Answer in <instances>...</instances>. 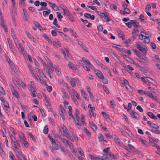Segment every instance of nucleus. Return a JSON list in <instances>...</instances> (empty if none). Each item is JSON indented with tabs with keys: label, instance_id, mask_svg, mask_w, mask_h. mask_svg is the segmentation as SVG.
<instances>
[{
	"label": "nucleus",
	"instance_id": "f257e3e1",
	"mask_svg": "<svg viewBox=\"0 0 160 160\" xmlns=\"http://www.w3.org/2000/svg\"><path fill=\"white\" fill-rule=\"evenodd\" d=\"M62 129L63 132L65 134V137L68 139L70 140L72 142H74L73 139L72 137L69 133L68 130L66 127L64 125H63L61 127Z\"/></svg>",
	"mask_w": 160,
	"mask_h": 160
},
{
	"label": "nucleus",
	"instance_id": "f03ea898",
	"mask_svg": "<svg viewBox=\"0 0 160 160\" xmlns=\"http://www.w3.org/2000/svg\"><path fill=\"white\" fill-rule=\"evenodd\" d=\"M137 48L144 54H146L148 51L147 48L140 42H136Z\"/></svg>",
	"mask_w": 160,
	"mask_h": 160
},
{
	"label": "nucleus",
	"instance_id": "7ed1b4c3",
	"mask_svg": "<svg viewBox=\"0 0 160 160\" xmlns=\"http://www.w3.org/2000/svg\"><path fill=\"white\" fill-rule=\"evenodd\" d=\"M76 83L79 85H81V82L78 78L77 77L71 78H70V84L73 88H75L76 87Z\"/></svg>",
	"mask_w": 160,
	"mask_h": 160
},
{
	"label": "nucleus",
	"instance_id": "20e7f679",
	"mask_svg": "<svg viewBox=\"0 0 160 160\" xmlns=\"http://www.w3.org/2000/svg\"><path fill=\"white\" fill-rule=\"evenodd\" d=\"M15 44L19 52L23 54V56L26 55L27 54V52L23 47L22 46L19 42H16V43L15 42Z\"/></svg>",
	"mask_w": 160,
	"mask_h": 160
},
{
	"label": "nucleus",
	"instance_id": "39448f33",
	"mask_svg": "<svg viewBox=\"0 0 160 160\" xmlns=\"http://www.w3.org/2000/svg\"><path fill=\"white\" fill-rule=\"evenodd\" d=\"M53 67H48V70L47 71V75L49 76L51 79L53 77Z\"/></svg>",
	"mask_w": 160,
	"mask_h": 160
},
{
	"label": "nucleus",
	"instance_id": "423d86ee",
	"mask_svg": "<svg viewBox=\"0 0 160 160\" xmlns=\"http://www.w3.org/2000/svg\"><path fill=\"white\" fill-rule=\"evenodd\" d=\"M11 90L13 97H15L17 98H20L18 92L13 86L11 88Z\"/></svg>",
	"mask_w": 160,
	"mask_h": 160
},
{
	"label": "nucleus",
	"instance_id": "0eeeda50",
	"mask_svg": "<svg viewBox=\"0 0 160 160\" xmlns=\"http://www.w3.org/2000/svg\"><path fill=\"white\" fill-rule=\"evenodd\" d=\"M130 115L133 118L137 120L139 119V115L134 110H132L130 113Z\"/></svg>",
	"mask_w": 160,
	"mask_h": 160
},
{
	"label": "nucleus",
	"instance_id": "6e6552de",
	"mask_svg": "<svg viewBox=\"0 0 160 160\" xmlns=\"http://www.w3.org/2000/svg\"><path fill=\"white\" fill-rule=\"evenodd\" d=\"M28 86L29 88V91L32 92L31 95L34 98L36 96L35 89V86H32V85H30V84H29Z\"/></svg>",
	"mask_w": 160,
	"mask_h": 160
},
{
	"label": "nucleus",
	"instance_id": "1a4fd4ad",
	"mask_svg": "<svg viewBox=\"0 0 160 160\" xmlns=\"http://www.w3.org/2000/svg\"><path fill=\"white\" fill-rule=\"evenodd\" d=\"M63 11V12H62V14L65 15H69L70 13L67 7L63 5L62 7H61Z\"/></svg>",
	"mask_w": 160,
	"mask_h": 160
},
{
	"label": "nucleus",
	"instance_id": "9d476101",
	"mask_svg": "<svg viewBox=\"0 0 160 160\" xmlns=\"http://www.w3.org/2000/svg\"><path fill=\"white\" fill-rule=\"evenodd\" d=\"M95 72L97 76L98 77V78L101 79H103L104 75L99 70H96Z\"/></svg>",
	"mask_w": 160,
	"mask_h": 160
},
{
	"label": "nucleus",
	"instance_id": "9b49d317",
	"mask_svg": "<svg viewBox=\"0 0 160 160\" xmlns=\"http://www.w3.org/2000/svg\"><path fill=\"white\" fill-rule=\"evenodd\" d=\"M66 54L64 56V58L66 60L68 59L72 60V57L71 54L69 53V51L66 49Z\"/></svg>",
	"mask_w": 160,
	"mask_h": 160
},
{
	"label": "nucleus",
	"instance_id": "f8f14e48",
	"mask_svg": "<svg viewBox=\"0 0 160 160\" xmlns=\"http://www.w3.org/2000/svg\"><path fill=\"white\" fill-rule=\"evenodd\" d=\"M103 21L106 22H108L111 20V18L109 15L105 13L103 17Z\"/></svg>",
	"mask_w": 160,
	"mask_h": 160
},
{
	"label": "nucleus",
	"instance_id": "ddd939ff",
	"mask_svg": "<svg viewBox=\"0 0 160 160\" xmlns=\"http://www.w3.org/2000/svg\"><path fill=\"white\" fill-rule=\"evenodd\" d=\"M48 3L50 6L55 11H57L58 10V7L54 3H52L51 2H48Z\"/></svg>",
	"mask_w": 160,
	"mask_h": 160
},
{
	"label": "nucleus",
	"instance_id": "4468645a",
	"mask_svg": "<svg viewBox=\"0 0 160 160\" xmlns=\"http://www.w3.org/2000/svg\"><path fill=\"white\" fill-rule=\"evenodd\" d=\"M76 117V120L75 119V120H74L77 126V127L80 129V127L81 126V124L79 123V121L80 120V118L79 116H77Z\"/></svg>",
	"mask_w": 160,
	"mask_h": 160
},
{
	"label": "nucleus",
	"instance_id": "2eb2a0df",
	"mask_svg": "<svg viewBox=\"0 0 160 160\" xmlns=\"http://www.w3.org/2000/svg\"><path fill=\"white\" fill-rule=\"evenodd\" d=\"M114 140L116 143L118 145L121 147H122L123 146V143L118 138L116 137L114 139Z\"/></svg>",
	"mask_w": 160,
	"mask_h": 160
},
{
	"label": "nucleus",
	"instance_id": "dca6fc26",
	"mask_svg": "<svg viewBox=\"0 0 160 160\" xmlns=\"http://www.w3.org/2000/svg\"><path fill=\"white\" fill-rule=\"evenodd\" d=\"M84 16L87 18L90 19L92 20H93L95 18V17L94 15H91L90 14L88 13H85L84 14Z\"/></svg>",
	"mask_w": 160,
	"mask_h": 160
},
{
	"label": "nucleus",
	"instance_id": "f3484780",
	"mask_svg": "<svg viewBox=\"0 0 160 160\" xmlns=\"http://www.w3.org/2000/svg\"><path fill=\"white\" fill-rule=\"evenodd\" d=\"M53 44L54 46L57 48L61 47V43H60L56 39L53 41Z\"/></svg>",
	"mask_w": 160,
	"mask_h": 160
},
{
	"label": "nucleus",
	"instance_id": "a211bd4d",
	"mask_svg": "<svg viewBox=\"0 0 160 160\" xmlns=\"http://www.w3.org/2000/svg\"><path fill=\"white\" fill-rule=\"evenodd\" d=\"M21 80L19 78L13 79V83L17 86V87H19V84Z\"/></svg>",
	"mask_w": 160,
	"mask_h": 160
},
{
	"label": "nucleus",
	"instance_id": "6ab92c4d",
	"mask_svg": "<svg viewBox=\"0 0 160 160\" xmlns=\"http://www.w3.org/2000/svg\"><path fill=\"white\" fill-rule=\"evenodd\" d=\"M89 125L92 128V129L95 131L97 129V126L93 122H89Z\"/></svg>",
	"mask_w": 160,
	"mask_h": 160
},
{
	"label": "nucleus",
	"instance_id": "aec40b11",
	"mask_svg": "<svg viewBox=\"0 0 160 160\" xmlns=\"http://www.w3.org/2000/svg\"><path fill=\"white\" fill-rule=\"evenodd\" d=\"M68 92L70 95L71 97L72 96H74V94L77 92L74 89H70L69 88L68 89Z\"/></svg>",
	"mask_w": 160,
	"mask_h": 160
},
{
	"label": "nucleus",
	"instance_id": "412c9836",
	"mask_svg": "<svg viewBox=\"0 0 160 160\" xmlns=\"http://www.w3.org/2000/svg\"><path fill=\"white\" fill-rule=\"evenodd\" d=\"M89 113L88 115L90 118H92V117H94L95 118H96V113L94 111H89Z\"/></svg>",
	"mask_w": 160,
	"mask_h": 160
},
{
	"label": "nucleus",
	"instance_id": "4be33fe9",
	"mask_svg": "<svg viewBox=\"0 0 160 160\" xmlns=\"http://www.w3.org/2000/svg\"><path fill=\"white\" fill-rule=\"evenodd\" d=\"M117 32L119 37L122 38V39H124L125 37L123 32L119 29L117 30Z\"/></svg>",
	"mask_w": 160,
	"mask_h": 160
},
{
	"label": "nucleus",
	"instance_id": "5701e85b",
	"mask_svg": "<svg viewBox=\"0 0 160 160\" xmlns=\"http://www.w3.org/2000/svg\"><path fill=\"white\" fill-rule=\"evenodd\" d=\"M23 11L25 17V18L24 19L26 21H28L29 16L27 12L26 11L25 9H23Z\"/></svg>",
	"mask_w": 160,
	"mask_h": 160
},
{
	"label": "nucleus",
	"instance_id": "b1692460",
	"mask_svg": "<svg viewBox=\"0 0 160 160\" xmlns=\"http://www.w3.org/2000/svg\"><path fill=\"white\" fill-rule=\"evenodd\" d=\"M80 92H81L82 96L85 98L86 100H88V98L87 97V94L85 91L82 89H81L80 90Z\"/></svg>",
	"mask_w": 160,
	"mask_h": 160
},
{
	"label": "nucleus",
	"instance_id": "393cba45",
	"mask_svg": "<svg viewBox=\"0 0 160 160\" xmlns=\"http://www.w3.org/2000/svg\"><path fill=\"white\" fill-rule=\"evenodd\" d=\"M2 107L3 108H9L10 107L8 103L6 101L1 103Z\"/></svg>",
	"mask_w": 160,
	"mask_h": 160
},
{
	"label": "nucleus",
	"instance_id": "a878e982",
	"mask_svg": "<svg viewBox=\"0 0 160 160\" xmlns=\"http://www.w3.org/2000/svg\"><path fill=\"white\" fill-rule=\"evenodd\" d=\"M148 115L151 118L156 120L157 118L151 112H149L148 113Z\"/></svg>",
	"mask_w": 160,
	"mask_h": 160
},
{
	"label": "nucleus",
	"instance_id": "bb28decb",
	"mask_svg": "<svg viewBox=\"0 0 160 160\" xmlns=\"http://www.w3.org/2000/svg\"><path fill=\"white\" fill-rule=\"evenodd\" d=\"M68 66L70 68L72 69L76 70L77 69L76 65L71 62H69Z\"/></svg>",
	"mask_w": 160,
	"mask_h": 160
},
{
	"label": "nucleus",
	"instance_id": "cd10ccee",
	"mask_svg": "<svg viewBox=\"0 0 160 160\" xmlns=\"http://www.w3.org/2000/svg\"><path fill=\"white\" fill-rule=\"evenodd\" d=\"M55 71L57 74L58 75H61V72L59 69V66H55L54 67Z\"/></svg>",
	"mask_w": 160,
	"mask_h": 160
},
{
	"label": "nucleus",
	"instance_id": "c85d7f7f",
	"mask_svg": "<svg viewBox=\"0 0 160 160\" xmlns=\"http://www.w3.org/2000/svg\"><path fill=\"white\" fill-rule=\"evenodd\" d=\"M8 154L9 157L12 160H15V157L12 152L9 151L8 152Z\"/></svg>",
	"mask_w": 160,
	"mask_h": 160
},
{
	"label": "nucleus",
	"instance_id": "c756f323",
	"mask_svg": "<svg viewBox=\"0 0 160 160\" xmlns=\"http://www.w3.org/2000/svg\"><path fill=\"white\" fill-rule=\"evenodd\" d=\"M82 60H80V61H81V62H86L90 66L91 65V64L89 60H87V59H86L85 58L83 57L82 58Z\"/></svg>",
	"mask_w": 160,
	"mask_h": 160
},
{
	"label": "nucleus",
	"instance_id": "7c9ffc66",
	"mask_svg": "<svg viewBox=\"0 0 160 160\" xmlns=\"http://www.w3.org/2000/svg\"><path fill=\"white\" fill-rule=\"evenodd\" d=\"M8 45L11 49V52L13 53H15L14 50L16 51V50H14V47L12 42H9Z\"/></svg>",
	"mask_w": 160,
	"mask_h": 160
},
{
	"label": "nucleus",
	"instance_id": "2f4dec72",
	"mask_svg": "<svg viewBox=\"0 0 160 160\" xmlns=\"http://www.w3.org/2000/svg\"><path fill=\"white\" fill-rule=\"evenodd\" d=\"M134 68L130 66V65H128L127 68V71L130 73H132V71L134 70Z\"/></svg>",
	"mask_w": 160,
	"mask_h": 160
},
{
	"label": "nucleus",
	"instance_id": "473e14b6",
	"mask_svg": "<svg viewBox=\"0 0 160 160\" xmlns=\"http://www.w3.org/2000/svg\"><path fill=\"white\" fill-rule=\"evenodd\" d=\"M19 137L20 139L22 140V141L26 140V138L25 137L23 133H21V134L19 135Z\"/></svg>",
	"mask_w": 160,
	"mask_h": 160
},
{
	"label": "nucleus",
	"instance_id": "72a5a7b5",
	"mask_svg": "<svg viewBox=\"0 0 160 160\" xmlns=\"http://www.w3.org/2000/svg\"><path fill=\"white\" fill-rule=\"evenodd\" d=\"M104 137L102 134H99L98 136V139L99 142L104 140Z\"/></svg>",
	"mask_w": 160,
	"mask_h": 160
},
{
	"label": "nucleus",
	"instance_id": "f704fd0d",
	"mask_svg": "<svg viewBox=\"0 0 160 160\" xmlns=\"http://www.w3.org/2000/svg\"><path fill=\"white\" fill-rule=\"evenodd\" d=\"M48 137L49 139L50 140L52 144H56V142L55 140L52 138L49 134L48 135Z\"/></svg>",
	"mask_w": 160,
	"mask_h": 160
},
{
	"label": "nucleus",
	"instance_id": "c9c22d12",
	"mask_svg": "<svg viewBox=\"0 0 160 160\" xmlns=\"http://www.w3.org/2000/svg\"><path fill=\"white\" fill-rule=\"evenodd\" d=\"M125 87L131 93L133 92V90L132 88L129 84L126 85V86H125Z\"/></svg>",
	"mask_w": 160,
	"mask_h": 160
},
{
	"label": "nucleus",
	"instance_id": "e433bc0d",
	"mask_svg": "<svg viewBox=\"0 0 160 160\" xmlns=\"http://www.w3.org/2000/svg\"><path fill=\"white\" fill-rule=\"evenodd\" d=\"M48 132V125H46L44 127V129L43 130V132L44 134H46Z\"/></svg>",
	"mask_w": 160,
	"mask_h": 160
},
{
	"label": "nucleus",
	"instance_id": "4c0bfd02",
	"mask_svg": "<svg viewBox=\"0 0 160 160\" xmlns=\"http://www.w3.org/2000/svg\"><path fill=\"white\" fill-rule=\"evenodd\" d=\"M51 12V10L50 9L48 10L47 11H43V16L46 17Z\"/></svg>",
	"mask_w": 160,
	"mask_h": 160
},
{
	"label": "nucleus",
	"instance_id": "58836bf2",
	"mask_svg": "<svg viewBox=\"0 0 160 160\" xmlns=\"http://www.w3.org/2000/svg\"><path fill=\"white\" fill-rule=\"evenodd\" d=\"M13 150L14 151H17L20 155L22 154V152L16 146H15L13 148Z\"/></svg>",
	"mask_w": 160,
	"mask_h": 160
},
{
	"label": "nucleus",
	"instance_id": "ea45409f",
	"mask_svg": "<svg viewBox=\"0 0 160 160\" xmlns=\"http://www.w3.org/2000/svg\"><path fill=\"white\" fill-rule=\"evenodd\" d=\"M110 157L114 159H117V158L116 157L112 152H110L108 153V155Z\"/></svg>",
	"mask_w": 160,
	"mask_h": 160
},
{
	"label": "nucleus",
	"instance_id": "a19ab883",
	"mask_svg": "<svg viewBox=\"0 0 160 160\" xmlns=\"http://www.w3.org/2000/svg\"><path fill=\"white\" fill-rule=\"evenodd\" d=\"M71 98L72 100L73 101L74 104L76 105H78V101L77 100V99L75 98L74 96H72L71 97Z\"/></svg>",
	"mask_w": 160,
	"mask_h": 160
},
{
	"label": "nucleus",
	"instance_id": "79ce46f5",
	"mask_svg": "<svg viewBox=\"0 0 160 160\" xmlns=\"http://www.w3.org/2000/svg\"><path fill=\"white\" fill-rule=\"evenodd\" d=\"M97 13L100 17L102 19H103V16L105 13L101 11H97Z\"/></svg>",
	"mask_w": 160,
	"mask_h": 160
},
{
	"label": "nucleus",
	"instance_id": "37998d69",
	"mask_svg": "<svg viewBox=\"0 0 160 160\" xmlns=\"http://www.w3.org/2000/svg\"><path fill=\"white\" fill-rule=\"evenodd\" d=\"M12 37L14 40V42L15 43V42H18V39L16 38V37L15 35V34L13 33H12Z\"/></svg>",
	"mask_w": 160,
	"mask_h": 160
},
{
	"label": "nucleus",
	"instance_id": "c03bdc74",
	"mask_svg": "<svg viewBox=\"0 0 160 160\" xmlns=\"http://www.w3.org/2000/svg\"><path fill=\"white\" fill-rule=\"evenodd\" d=\"M145 95L151 98L152 97L153 94L149 91H146Z\"/></svg>",
	"mask_w": 160,
	"mask_h": 160
},
{
	"label": "nucleus",
	"instance_id": "a18cd8bd",
	"mask_svg": "<svg viewBox=\"0 0 160 160\" xmlns=\"http://www.w3.org/2000/svg\"><path fill=\"white\" fill-rule=\"evenodd\" d=\"M0 92L3 95H5L6 94V93L3 88L0 85Z\"/></svg>",
	"mask_w": 160,
	"mask_h": 160
},
{
	"label": "nucleus",
	"instance_id": "49530a36",
	"mask_svg": "<svg viewBox=\"0 0 160 160\" xmlns=\"http://www.w3.org/2000/svg\"><path fill=\"white\" fill-rule=\"evenodd\" d=\"M144 41L145 43H148L150 42V39L148 37H145L144 39Z\"/></svg>",
	"mask_w": 160,
	"mask_h": 160
},
{
	"label": "nucleus",
	"instance_id": "de8ad7c7",
	"mask_svg": "<svg viewBox=\"0 0 160 160\" xmlns=\"http://www.w3.org/2000/svg\"><path fill=\"white\" fill-rule=\"evenodd\" d=\"M56 14L59 20L60 21H61V19L63 18V17L61 15V13L59 12H57Z\"/></svg>",
	"mask_w": 160,
	"mask_h": 160
},
{
	"label": "nucleus",
	"instance_id": "09e8293b",
	"mask_svg": "<svg viewBox=\"0 0 160 160\" xmlns=\"http://www.w3.org/2000/svg\"><path fill=\"white\" fill-rule=\"evenodd\" d=\"M151 128H155V129H158L159 127L157 125L153 123L150 126Z\"/></svg>",
	"mask_w": 160,
	"mask_h": 160
},
{
	"label": "nucleus",
	"instance_id": "8fccbe9b",
	"mask_svg": "<svg viewBox=\"0 0 160 160\" xmlns=\"http://www.w3.org/2000/svg\"><path fill=\"white\" fill-rule=\"evenodd\" d=\"M62 98L64 99H65V98H69V96L68 93L67 92L64 94H63L62 95Z\"/></svg>",
	"mask_w": 160,
	"mask_h": 160
},
{
	"label": "nucleus",
	"instance_id": "3c124183",
	"mask_svg": "<svg viewBox=\"0 0 160 160\" xmlns=\"http://www.w3.org/2000/svg\"><path fill=\"white\" fill-rule=\"evenodd\" d=\"M20 86L23 88L25 89L26 88V85L22 81H21L19 84V86Z\"/></svg>",
	"mask_w": 160,
	"mask_h": 160
},
{
	"label": "nucleus",
	"instance_id": "603ef678",
	"mask_svg": "<svg viewBox=\"0 0 160 160\" xmlns=\"http://www.w3.org/2000/svg\"><path fill=\"white\" fill-rule=\"evenodd\" d=\"M110 7L112 9L116 10L117 7V6L114 4H112L110 5Z\"/></svg>",
	"mask_w": 160,
	"mask_h": 160
},
{
	"label": "nucleus",
	"instance_id": "864d4df0",
	"mask_svg": "<svg viewBox=\"0 0 160 160\" xmlns=\"http://www.w3.org/2000/svg\"><path fill=\"white\" fill-rule=\"evenodd\" d=\"M153 133H155L156 134H160V131L158 130V129H155V130L152 129L151 130Z\"/></svg>",
	"mask_w": 160,
	"mask_h": 160
},
{
	"label": "nucleus",
	"instance_id": "5fc2aeb1",
	"mask_svg": "<svg viewBox=\"0 0 160 160\" xmlns=\"http://www.w3.org/2000/svg\"><path fill=\"white\" fill-rule=\"evenodd\" d=\"M139 141L141 142L143 144L146 145L147 143V142L145 140L143 139L142 138H140L139 139Z\"/></svg>",
	"mask_w": 160,
	"mask_h": 160
},
{
	"label": "nucleus",
	"instance_id": "6e6d98bb",
	"mask_svg": "<svg viewBox=\"0 0 160 160\" xmlns=\"http://www.w3.org/2000/svg\"><path fill=\"white\" fill-rule=\"evenodd\" d=\"M35 25L39 30H41L42 27L37 22H35L34 23Z\"/></svg>",
	"mask_w": 160,
	"mask_h": 160
},
{
	"label": "nucleus",
	"instance_id": "4d7b16f0",
	"mask_svg": "<svg viewBox=\"0 0 160 160\" xmlns=\"http://www.w3.org/2000/svg\"><path fill=\"white\" fill-rule=\"evenodd\" d=\"M118 47L114 46V47L118 50H123L124 49V48L123 47L120 45H118Z\"/></svg>",
	"mask_w": 160,
	"mask_h": 160
},
{
	"label": "nucleus",
	"instance_id": "13d9d810",
	"mask_svg": "<svg viewBox=\"0 0 160 160\" xmlns=\"http://www.w3.org/2000/svg\"><path fill=\"white\" fill-rule=\"evenodd\" d=\"M124 12L125 13V14H129L130 13V10L127 8H125L124 9Z\"/></svg>",
	"mask_w": 160,
	"mask_h": 160
},
{
	"label": "nucleus",
	"instance_id": "bf43d9fd",
	"mask_svg": "<svg viewBox=\"0 0 160 160\" xmlns=\"http://www.w3.org/2000/svg\"><path fill=\"white\" fill-rule=\"evenodd\" d=\"M87 7L90 8V9L96 11V10L97 9V7L96 6H90L87 5Z\"/></svg>",
	"mask_w": 160,
	"mask_h": 160
},
{
	"label": "nucleus",
	"instance_id": "052dcab7",
	"mask_svg": "<svg viewBox=\"0 0 160 160\" xmlns=\"http://www.w3.org/2000/svg\"><path fill=\"white\" fill-rule=\"evenodd\" d=\"M138 92L141 95H142L143 94H145V92L146 91H144L143 90H138Z\"/></svg>",
	"mask_w": 160,
	"mask_h": 160
},
{
	"label": "nucleus",
	"instance_id": "680f3d73",
	"mask_svg": "<svg viewBox=\"0 0 160 160\" xmlns=\"http://www.w3.org/2000/svg\"><path fill=\"white\" fill-rule=\"evenodd\" d=\"M26 140L22 141H23V144L24 146L26 148H28L29 146L28 143V142L26 141Z\"/></svg>",
	"mask_w": 160,
	"mask_h": 160
},
{
	"label": "nucleus",
	"instance_id": "e2e57ef3",
	"mask_svg": "<svg viewBox=\"0 0 160 160\" xmlns=\"http://www.w3.org/2000/svg\"><path fill=\"white\" fill-rule=\"evenodd\" d=\"M84 131L88 137L91 136V134L90 132H89V131L86 128H84Z\"/></svg>",
	"mask_w": 160,
	"mask_h": 160
},
{
	"label": "nucleus",
	"instance_id": "0e129e2a",
	"mask_svg": "<svg viewBox=\"0 0 160 160\" xmlns=\"http://www.w3.org/2000/svg\"><path fill=\"white\" fill-rule=\"evenodd\" d=\"M148 89L153 93H155L156 92L157 90L152 87H149Z\"/></svg>",
	"mask_w": 160,
	"mask_h": 160
},
{
	"label": "nucleus",
	"instance_id": "69168bd1",
	"mask_svg": "<svg viewBox=\"0 0 160 160\" xmlns=\"http://www.w3.org/2000/svg\"><path fill=\"white\" fill-rule=\"evenodd\" d=\"M36 70L37 72H38L41 76L42 75H43V73L42 71L40 69L38 68H36Z\"/></svg>",
	"mask_w": 160,
	"mask_h": 160
},
{
	"label": "nucleus",
	"instance_id": "338daca9",
	"mask_svg": "<svg viewBox=\"0 0 160 160\" xmlns=\"http://www.w3.org/2000/svg\"><path fill=\"white\" fill-rule=\"evenodd\" d=\"M130 63L132 64H135V61L130 58H128V59L127 60Z\"/></svg>",
	"mask_w": 160,
	"mask_h": 160
},
{
	"label": "nucleus",
	"instance_id": "774afa93",
	"mask_svg": "<svg viewBox=\"0 0 160 160\" xmlns=\"http://www.w3.org/2000/svg\"><path fill=\"white\" fill-rule=\"evenodd\" d=\"M110 149V148L109 147H107L103 150V152H104L106 153L107 155H108V153L110 152H109V151Z\"/></svg>",
	"mask_w": 160,
	"mask_h": 160
}]
</instances>
